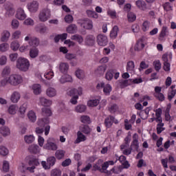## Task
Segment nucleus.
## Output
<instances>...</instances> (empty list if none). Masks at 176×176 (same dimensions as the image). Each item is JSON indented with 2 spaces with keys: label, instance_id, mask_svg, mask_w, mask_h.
Returning a JSON list of instances; mask_svg holds the SVG:
<instances>
[{
  "label": "nucleus",
  "instance_id": "obj_1",
  "mask_svg": "<svg viewBox=\"0 0 176 176\" xmlns=\"http://www.w3.org/2000/svg\"><path fill=\"white\" fill-rule=\"evenodd\" d=\"M23 76L20 74H12L6 78H3L0 84L1 86H6V85H10L11 86H19L23 83Z\"/></svg>",
  "mask_w": 176,
  "mask_h": 176
},
{
  "label": "nucleus",
  "instance_id": "obj_2",
  "mask_svg": "<svg viewBox=\"0 0 176 176\" xmlns=\"http://www.w3.org/2000/svg\"><path fill=\"white\" fill-rule=\"evenodd\" d=\"M30 67L31 63L28 58L21 56L17 59L16 68L19 69V71H21V72H28Z\"/></svg>",
  "mask_w": 176,
  "mask_h": 176
},
{
  "label": "nucleus",
  "instance_id": "obj_3",
  "mask_svg": "<svg viewBox=\"0 0 176 176\" xmlns=\"http://www.w3.org/2000/svg\"><path fill=\"white\" fill-rule=\"evenodd\" d=\"M50 17H52V11L49 8L43 9L38 15V19L41 23H46Z\"/></svg>",
  "mask_w": 176,
  "mask_h": 176
},
{
  "label": "nucleus",
  "instance_id": "obj_4",
  "mask_svg": "<svg viewBox=\"0 0 176 176\" xmlns=\"http://www.w3.org/2000/svg\"><path fill=\"white\" fill-rule=\"evenodd\" d=\"M43 149H46L47 151H57L58 149V144L56 142V139L49 138L43 146Z\"/></svg>",
  "mask_w": 176,
  "mask_h": 176
},
{
  "label": "nucleus",
  "instance_id": "obj_5",
  "mask_svg": "<svg viewBox=\"0 0 176 176\" xmlns=\"http://www.w3.org/2000/svg\"><path fill=\"white\" fill-rule=\"evenodd\" d=\"M173 58V53L168 52L166 54H164L162 55V60L164 61V70L166 72H170V67H171V65L168 61H171Z\"/></svg>",
  "mask_w": 176,
  "mask_h": 176
},
{
  "label": "nucleus",
  "instance_id": "obj_6",
  "mask_svg": "<svg viewBox=\"0 0 176 176\" xmlns=\"http://www.w3.org/2000/svg\"><path fill=\"white\" fill-rule=\"evenodd\" d=\"M96 89L100 90V89H103V93L105 96H109L111 91H112V86L109 84H106L104 81L98 82L96 85Z\"/></svg>",
  "mask_w": 176,
  "mask_h": 176
},
{
  "label": "nucleus",
  "instance_id": "obj_7",
  "mask_svg": "<svg viewBox=\"0 0 176 176\" xmlns=\"http://www.w3.org/2000/svg\"><path fill=\"white\" fill-rule=\"evenodd\" d=\"M56 164V157L54 156H50L47 158V162L45 161L41 162V166L45 170H50L51 167H53Z\"/></svg>",
  "mask_w": 176,
  "mask_h": 176
},
{
  "label": "nucleus",
  "instance_id": "obj_8",
  "mask_svg": "<svg viewBox=\"0 0 176 176\" xmlns=\"http://www.w3.org/2000/svg\"><path fill=\"white\" fill-rule=\"evenodd\" d=\"M26 8L30 13H36L39 10V2L38 1H32L28 3Z\"/></svg>",
  "mask_w": 176,
  "mask_h": 176
},
{
  "label": "nucleus",
  "instance_id": "obj_9",
  "mask_svg": "<svg viewBox=\"0 0 176 176\" xmlns=\"http://www.w3.org/2000/svg\"><path fill=\"white\" fill-rule=\"evenodd\" d=\"M23 162L28 164V166H34V167L39 166V160L32 155L26 157Z\"/></svg>",
  "mask_w": 176,
  "mask_h": 176
},
{
  "label": "nucleus",
  "instance_id": "obj_10",
  "mask_svg": "<svg viewBox=\"0 0 176 176\" xmlns=\"http://www.w3.org/2000/svg\"><path fill=\"white\" fill-rule=\"evenodd\" d=\"M78 24L85 30H93V21L89 19H81L78 21Z\"/></svg>",
  "mask_w": 176,
  "mask_h": 176
},
{
  "label": "nucleus",
  "instance_id": "obj_11",
  "mask_svg": "<svg viewBox=\"0 0 176 176\" xmlns=\"http://www.w3.org/2000/svg\"><path fill=\"white\" fill-rule=\"evenodd\" d=\"M15 18L17 20H19L21 21H24L27 19V14L25 13V11L24 10V8L21 7H19L15 13Z\"/></svg>",
  "mask_w": 176,
  "mask_h": 176
},
{
  "label": "nucleus",
  "instance_id": "obj_12",
  "mask_svg": "<svg viewBox=\"0 0 176 176\" xmlns=\"http://www.w3.org/2000/svg\"><path fill=\"white\" fill-rule=\"evenodd\" d=\"M113 123H115V124H118L119 123V121L118 120V119L115 118V117L112 116H109L104 120V125L107 129H111Z\"/></svg>",
  "mask_w": 176,
  "mask_h": 176
},
{
  "label": "nucleus",
  "instance_id": "obj_13",
  "mask_svg": "<svg viewBox=\"0 0 176 176\" xmlns=\"http://www.w3.org/2000/svg\"><path fill=\"white\" fill-rule=\"evenodd\" d=\"M96 41L99 46H107L108 37L105 34H100L96 36Z\"/></svg>",
  "mask_w": 176,
  "mask_h": 176
},
{
  "label": "nucleus",
  "instance_id": "obj_14",
  "mask_svg": "<svg viewBox=\"0 0 176 176\" xmlns=\"http://www.w3.org/2000/svg\"><path fill=\"white\" fill-rule=\"evenodd\" d=\"M68 95L69 96H78V97H80V96L83 95V88L80 86L77 87L72 88L68 91Z\"/></svg>",
  "mask_w": 176,
  "mask_h": 176
},
{
  "label": "nucleus",
  "instance_id": "obj_15",
  "mask_svg": "<svg viewBox=\"0 0 176 176\" xmlns=\"http://www.w3.org/2000/svg\"><path fill=\"white\" fill-rule=\"evenodd\" d=\"M28 164L25 163V162H21L19 164V168L20 170V171H21L22 173H25V171H30V173H34V170L36 168L35 166H28Z\"/></svg>",
  "mask_w": 176,
  "mask_h": 176
},
{
  "label": "nucleus",
  "instance_id": "obj_16",
  "mask_svg": "<svg viewBox=\"0 0 176 176\" xmlns=\"http://www.w3.org/2000/svg\"><path fill=\"white\" fill-rule=\"evenodd\" d=\"M100 101H101V96H98L94 98L93 99L89 100L87 102V107L91 108H94V107H97L98 104H100Z\"/></svg>",
  "mask_w": 176,
  "mask_h": 176
},
{
  "label": "nucleus",
  "instance_id": "obj_17",
  "mask_svg": "<svg viewBox=\"0 0 176 176\" xmlns=\"http://www.w3.org/2000/svg\"><path fill=\"white\" fill-rule=\"evenodd\" d=\"M131 148L133 151H138V148H140V143L138 142V134L135 133L133 135V141L131 144Z\"/></svg>",
  "mask_w": 176,
  "mask_h": 176
},
{
  "label": "nucleus",
  "instance_id": "obj_18",
  "mask_svg": "<svg viewBox=\"0 0 176 176\" xmlns=\"http://www.w3.org/2000/svg\"><path fill=\"white\" fill-rule=\"evenodd\" d=\"M52 104H53V101L45 97H40L38 102V104L43 105V107H50Z\"/></svg>",
  "mask_w": 176,
  "mask_h": 176
},
{
  "label": "nucleus",
  "instance_id": "obj_19",
  "mask_svg": "<svg viewBox=\"0 0 176 176\" xmlns=\"http://www.w3.org/2000/svg\"><path fill=\"white\" fill-rule=\"evenodd\" d=\"M60 83L64 85V83H72L74 82V79L72 76L69 74H64L59 79Z\"/></svg>",
  "mask_w": 176,
  "mask_h": 176
},
{
  "label": "nucleus",
  "instance_id": "obj_20",
  "mask_svg": "<svg viewBox=\"0 0 176 176\" xmlns=\"http://www.w3.org/2000/svg\"><path fill=\"white\" fill-rule=\"evenodd\" d=\"M7 112L9 115H16L19 112V105L16 104H10L7 109Z\"/></svg>",
  "mask_w": 176,
  "mask_h": 176
},
{
  "label": "nucleus",
  "instance_id": "obj_21",
  "mask_svg": "<svg viewBox=\"0 0 176 176\" xmlns=\"http://www.w3.org/2000/svg\"><path fill=\"white\" fill-rule=\"evenodd\" d=\"M45 94L50 98L57 96V90L54 87H50L45 91Z\"/></svg>",
  "mask_w": 176,
  "mask_h": 176
},
{
  "label": "nucleus",
  "instance_id": "obj_22",
  "mask_svg": "<svg viewBox=\"0 0 176 176\" xmlns=\"http://www.w3.org/2000/svg\"><path fill=\"white\" fill-rule=\"evenodd\" d=\"M0 134L2 137H9L12 134L10 128L8 126H0Z\"/></svg>",
  "mask_w": 176,
  "mask_h": 176
},
{
  "label": "nucleus",
  "instance_id": "obj_23",
  "mask_svg": "<svg viewBox=\"0 0 176 176\" xmlns=\"http://www.w3.org/2000/svg\"><path fill=\"white\" fill-rule=\"evenodd\" d=\"M10 74H12V68H10V66H6L3 68L1 71V76L3 79L9 78V76L12 75Z\"/></svg>",
  "mask_w": 176,
  "mask_h": 176
},
{
  "label": "nucleus",
  "instance_id": "obj_24",
  "mask_svg": "<svg viewBox=\"0 0 176 176\" xmlns=\"http://www.w3.org/2000/svg\"><path fill=\"white\" fill-rule=\"evenodd\" d=\"M126 69L129 74H135V65L134 64V61L129 60L127 62Z\"/></svg>",
  "mask_w": 176,
  "mask_h": 176
},
{
  "label": "nucleus",
  "instance_id": "obj_25",
  "mask_svg": "<svg viewBox=\"0 0 176 176\" xmlns=\"http://www.w3.org/2000/svg\"><path fill=\"white\" fill-rule=\"evenodd\" d=\"M27 109H28V104L27 103H23L22 105L20 106V107H19L18 111L20 118H25Z\"/></svg>",
  "mask_w": 176,
  "mask_h": 176
},
{
  "label": "nucleus",
  "instance_id": "obj_26",
  "mask_svg": "<svg viewBox=\"0 0 176 176\" xmlns=\"http://www.w3.org/2000/svg\"><path fill=\"white\" fill-rule=\"evenodd\" d=\"M20 98H21V95L17 91H14L10 96V101L13 104H17L20 101Z\"/></svg>",
  "mask_w": 176,
  "mask_h": 176
},
{
  "label": "nucleus",
  "instance_id": "obj_27",
  "mask_svg": "<svg viewBox=\"0 0 176 176\" xmlns=\"http://www.w3.org/2000/svg\"><path fill=\"white\" fill-rule=\"evenodd\" d=\"M116 162L120 160V163L124 166V168H129V167H130V164L126 160V157L124 155L118 157V155H116Z\"/></svg>",
  "mask_w": 176,
  "mask_h": 176
},
{
  "label": "nucleus",
  "instance_id": "obj_28",
  "mask_svg": "<svg viewBox=\"0 0 176 176\" xmlns=\"http://www.w3.org/2000/svg\"><path fill=\"white\" fill-rule=\"evenodd\" d=\"M87 140L86 135L83 134L81 131L77 132V138L74 141V144H80V142H85Z\"/></svg>",
  "mask_w": 176,
  "mask_h": 176
},
{
  "label": "nucleus",
  "instance_id": "obj_29",
  "mask_svg": "<svg viewBox=\"0 0 176 176\" xmlns=\"http://www.w3.org/2000/svg\"><path fill=\"white\" fill-rule=\"evenodd\" d=\"M28 151L30 152V153H34V155H36L38 153H41V147L38 146V144H32L29 146Z\"/></svg>",
  "mask_w": 176,
  "mask_h": 176
},
{
  "label": "nucleus",
  "instance_id": "obj_30",
  "mask_svg": "<svg viewBox=\"0 0 176 176\" xmlns=\"http://www.w3.org/2000/svg\"><path fill=\"white\" fill-rule=\"evenodd\" d=\"M107 71V66L105 65H100L95 69L96 75L98 76H102Z\"/></svg>",
  "mask_w": 176,
  "mask_h": 176
},
{
  "label": "nucleus",
  "instance_id": "obj_31",
  "mask_svg": "<svg viewBox=\"0 0 176 176\" xmlns=\"http://www.w3.org/2000/svg\"><path fill=\"white\" fill-rule=\"evenodd\" d=\"M31 89L34 93V94H35V96H39V94H41V93H42V86H41V85L39 84H34L31 86Z\"/></svg>",
  "mask_w": 176,
  "mask_h": 176
},
{
  "label": "nucleus",
  "instance_id": "obj_32",
  "mask_svg": "<svg viewBox=\"0 0 176 176\" xmlns=\"http://www.w3.org/2000/svg\"><path fill=\"white\" fill-rule=\"evenodd\" d=\"M10 38V32L9 30H4L2 32L0 37L1 42H8Z\"/></svg>",
  "mask_w": 176,
  "mask_h": 176
},
{
  "label": "nucleus",
  "instance_id": "obj_33",
  "mask_svg": "<svg viewBox=\"0 0 176 176\" xmlns=\"http://www.w3.org/2000/svg\"><path fill=\"white\" fill-rule=\"evenodd\" d=\"M69 69V65L67 63L62 62L59 64V71L61 74H67Z\"/></svg>",
  "mask_w": 176,
  "mask_h": 176
},
{
  "label": "nucleus",
  "instance_id": "obj_34",
  "mask_svg": "<svg viewBox=\"0 0 176 176\" xmlns=\"http://www.w3.org/2000/svg\"><path fill=\"white\" fill-rule=\"evenodd\" d=\"M27 116L32 123H35V122H36V113L34 110H30L27 113Z\"/></svg>",
  "mask_w": 176,
  "mask_h": 176
},
{
  "label": "nucleus",
  "instance_id": "obj_35",
  "mask_svg": "<svg viewBox=\"0 0 176 176\" xmlns=\"http://www.w3.org/2000/svg\"><path fill=\"white\" fill-rule=\"evenodd\" d=\"M10 47L12 52H17L20 49V43L17 40H14L10 43Z\"/></svg>",
  "mask_w": 176,
  "mask_h": 176
},
{
  "label": "nucleus",
  "instance_id": "obj_36",
  "mask_svg": "<svg viewBox=\"0 0 176 176\" xmlns=\"http://www.w3.org/2000/svg\"><path fill=\"white\" fill-rule=\"evenodd\" d=\"M35 30L39 34H47V27L43 24L36 26Z\"/></svg>",
  "mask_w": 176,
  "mask_h": 176
},
{
  "label": "nucleus",
  "instance_id": "obj_37",
  "mask_svg": "<svg viewBox=\"0 0 176 176\" xmlns=\"http://www.w3.org/2000/svg\"><path fill=\"white\" fill-rule=\"evenodd\" d=\"M65 156V151L63 149H58L56 151L55 159H57V160H61L62 159H64Z\"/></svg>",
  "mask_w": 176,
  "mask_h": 176
},
{
  "label": "nucleus",
  "instance_id": "obj_38",
  "mask_svg": "<svg viewBox=\"0 0 176 176\" xmlns=\"http://www.w3.org/2000/svg\"><path fill=\"white\" fill-rule=\"evenodd\" d=\"M30 58H36L39 56V50L36 47H32L30 49L29 52Z\"/></svg>",
  "mask_w": 176,
  "mask_h": 176
},
{
  "label": "nucleus",
  "instance_id": "obj_39",
  "mask_svg": "<svg viewBox=\"0 0 176 176\" xmlns=\"http://www.w3.org/2000/svg\"><path fill=\"white\" fill-rule=\"evenodd\" d=\"M144 47H145V43H144L142 40H139L134 46V50L135 52H140V50H142Z\"/></svg>",
  "mask_w": 176,
  "mask_h": 176
},
{
  "label": "nucleus",
  "instance_id": "obj_40",
  "mask_svg": "<svg viewBox=\"0 0 176 176\" xmlns=\"http://www.w3.org/2000/svg\"><path fill=\"white\" fill-rule=\"evenodd\" d=\"M102 163H104V161L102 160H99L96 164H94L93 165L94 171H102V169L101 168Z\"/></svg>",
  "mask_w": 176,
  "mask_h": 176
},
{
  "label": "nucleus",
  "instance_id": "obj_41",
  "mask_svg": "<svg viewBox=\"0 0 176 176\" xmlns=\"http://www.w3.org/2000/svg\"><path fill=\"white\" fill-rule=\"evenodd\" d=\"M86 109H87V107L85 104H78L74 107L75 112L78 113H83L86 111Z\"/></svg>",
  "mask_w": 176,
  "mask_h": 176
},
{
  "label": "nucleus",
  "instance_id": "obj_42",
  "mask_svg": "<svg viewBox=\"0 0 176 176\" xmlns=\"http://www.w3.org/2000/svg\"><path fill=\"white\" fill-rule=\"evenodd\" d=\"M75 75L78 79L80 80H83V79L86 77V75L85 74V71L80 69H78L75 72Z\"/></svg>",
  "mask_w": 176,
  "mask_h": 176
},
{
  "label": "nucleus",
  "instance_id": "obj_43",
  "mask_svg": "<svg viewBox=\"0 0 176 176\" xmlns=\"http://www.w3.org/2000/svg\"><path fill=\"white\" fill-rule=\"evenodd\" d=\"M118 32L119 28L117 25L114 26L110 32V38L111 39H116Z\"/></svg>",
  "mask_w": 176,
  "mask_h": 176
},
{
  "label": "nucleus",
  "instance_id": "obj_44",
  "mask_svg": "<svg viewBox=\"0 0 176 176\" xmlns=\"http://www.w3.org/2000/svg\"><path fill=\"white\" fill-rule=\"evenodd\" d=\"M135 5L139 9H140V10H146V3H145V1L142 0H138L135 2Z\"/></svg>",
  "mask_w": 176,
  "mask_h": 176
},
{
  "label": "nucleus",
  "instance_id": "obj_45",
  "mask_svg": "<svg viewBox=\"0 0 176 176\" xmlns=\"http://www.w3.org/2000/svg\"><path fill=\"white\" fill-rule=\"evenodd\" d=\"M96 42V37L94 35H89L85 38V43L89 46H92V45Z\"/></svg>",
  "mask_w": 176,
  "mask_h": 176
},
{
  "label": "nucleus",
  "instance_id": "obj_46",
  "mask_svg": "<svg viewBox=\"0 0 176 176\" xmlns=\"http://www.w3.org/2000/svg\"><path fill=\"white\" fill-rule=\"evenodd\" d=\"M9 155V148L4 145H0V156H8Z\"/></svg>",
  "mask_w": 176,
  "mask_h": 176
},
{
  "label": "nucleus",
  "instance_id": "obj_47",
  "mask_svg": "<svg viewBox=\"0 0 176 176\" xmlns=\"http://www.w3.org/2000/svg\"><path fill=\"white\" fill-rule=\"evenodd\" d=\"M25 144H32L35 141L34 135H25L23 138Z\"/></svg>",
  "mask_w": 176,
  "mask_h": 176
},
{
  "label": "nucleus",
  "instance_id": "obj_48",
  "mask_svg": "<svg viewBox=\"0 0 176 176\" xmlns=\"http://www.w3.org/2000/svg\"><path fill=\"white\" fill-rule=\"evenodd\" d=\"M66 31L68 32V34H75L76 31H78V27H76V25L74 24L69 25L66 28Z\"/></svg>",
  "mask_w": 176,
  "mask_h": 176
},
{
  "label": "nucleus",
  "instance_id": "obj_49",
  "mask_svg": "<svg viewBox=\"0 0 176 176\" xmlns=\"http://www.w3.org/2000/svg\"><path fill=\"white\" fill-rule=\"evenodd\" d=\"M130 82H131V83L138 85V83H142V78H135L133 80H126L124 81V85H130Z\"/></svg>",
  "mask_w": 176,
  "mask_h": 176
},
{
  "label": "nucleus",
  "instance_id": "obj_50",
  "mask_svg": "<svg viewBox=\"0 0 176 176\" xmlns=\"http://www.w3.org/2000/svg\"><path fill=\"white\" fill-rule=\"evenodd\" d=\"M12 38L14 41H19L21 38V30H15L12 33Z\"/></svg>",
  "mask_w": 176,
  "mask_h": 176
},
{
  "label": "nucleus",
  "instance_id": "obj_51",
  "mask_svg": "<svg viewBox=\"0 0 176 176\" xmlns=\"http://www.w3.org/2000/svg\"><path fill=\"white\" fill-rule=\"evenodd\" d=\"M44 77L48 80H50V79H53V78H54V72H53V70L52 69L47 70L44 74Z\"/></svg>",
  "mask_w": 176,
  "mask_h": 176
},
{
  "label": "nucleus",
  "instance_id": "obj_52",
  "mask_svg": "<svg viewBox=\"0 0 176 176\" xmlns=\"http://www.w3.org/2000/svg\"><path fill=\"white\" fill-rule=\"evenodd\" d=\"M87 14L88 17H91V19H98L100 17V15L96 12V11L91 10H87Z\"/></svg>",
  "mask_w": 176,
  "mask_h": 176
},
{
  "label": "nucleus",
  "instance_id": "obj_53",
  "mask_svg": "<svg viewBox=\"0 0 176 176\" xmlns=\"http://www.w3.org/2000/svg\"><path fill=\"white\" fill-rule=\"evenodd\" d=\"M68 34L63 33L62 34H58L54 38L55 42H58L59 41H65V39L67 38Z\"/></svg>",
  "mask_w": 176,
  "mask_h": 176
},
{
  "label": "nucleus",
  "instance_id": "obj_54",
  "mask_svg": "<svg viewBox=\"0 0 176 176\" xmlns=\"http://www.w3.org/2000/svg\"><path fill=\"white\" fill-rule=\"evenodd\" d=\"M167 35H168V28L166 26H164L160 34V39H163V38L167 36Z\"/></svg>",
  "mask_w": 176,
  "mask_h": 176
},
{
  "label": "nucleus",
  "instance_id": "obj_55",
  "mask_svg": "<svg viewBox=\"0 0 176 176\" xmlns=\"http://www.w3.org/2000/svg\"><path fill=\"white\" fill-rule=\"evenodd\" d=\"M14 13H16V10L12 7H9L6 9V16L7 17H13L14 16Z\"/></svg>",
  "mask_w": 176,
  "mask_h": 176
},
{
  "label": "nucleus",
  "instance_id": "obj_56",
  "mask_svg": "<svg viewBox=\"0 0 176 176\" xmlns=\"http://www.w3.org/2000/svg\"><path fill=\"white\" fill-rule=\"evenodd\" d=\"M9 43H3L0 44V52L1 53H6L9 50Z\"/></svg>",
  "mask_w": 176,
  "mask_h": 176
},
{
  "label": "nucleus",
  "instance_id": "obj_57",
  "mask_svg": "<svg viewBox=\"0 0 176 176\" xmlns=\"http://www.w3.org/2000/svg\"><path fill=\"white\" fill-rule=\"evenodd\" d=\"M10 25L12 30H18L19 27H20V22L19 21V20L13 19L11 21Z\"/></svg>",
  "mask_w": 176,
  "mask_h": 176
},
{
  "label": "nucleus",
  "instance_id": "obj_58",
  "mask_svg": "<svg viewBox=\"0 0 176 176\" xmlns=\"http://www.w3.org/2000/svg\"><path fill=\"white\" fill-rule=\"evenodd\" d=\"M50 122V121L49 120V118H44V119L39 120L37 122V124L40 127H45L46 124H49Z\"/></svg>",
  "mask_w": 176,
  "mask_h": 176
},
{
  "label": "nucleus",
  "instance_id": "obj_59",
  "mask_svg": "<svg viewBox=\"0 0 176 176\" xmlns=\"http://www.w3.org/2000/svg\"><path fill=\"white\" fill-rule=\"evenodd\" d=\"M122 169L120 166H115L110 171L107 172L108 175H112L113 174H119L121 173Z\"/></svg>",
  "mask_w": 176,
  "mask_h": 176
},
{
  "label": "nucleus",
  "instance_id": "obj_60",
  "mask_svg": "<svg viewBox=\"0 0 176 176\" xmlns=\"http://www.w3.org/2000/svg\"><path fill=\"white\" fill-rule=\"evenodd\" d=\"M113 74H115V69H110L107 71L105 74V79H107V80L113 79Z\"/></svg>",
  "mask_w": 176,
  "mask_h": 176
},
{
  "label": "nucleus",
  "instance_id": "obj_61",
  "mask_svg": "<svg viewBox=\"0 0 176 176\" xmlns=\"http://www.w3.org/2000/svg\"><path fill=\"white\" fill-rule=\"evenodd\" d=\"M150 111H151V108L147 107L145 110L141 111L140 117L142 118V119H148V116L149 115Z\"/></svg>",
  "mask_w": 176,
  "mask_h": 176
},
{
  "label": "nucleus",
  "instance_id": "obj_62",
  "mask_svg": "<svg viewBox=\"0 0 176 176\" xmlns=\"http://www.w3.org/2000/svg\"><path fill=\"white\" fill-rule=\"evenodd\" d=\"M8 57L11 63H15V61H17V58H19V54L16 52L11 53L9 54Z\"/></svg>",
  "mask_w": 176,
  "mask_h": 176
},
{
  "label": "nucleus",
  "instance_id": "obj_63",
  "mask_svg": "<svg viewBox=\"0 0 176 176\" xmlns=\"http://www.w3.org/2000/svg\"><path fill=\"white\" fill-rule=\"evenodd\" d=\"M137 19V16H135V14L134 12H129L127 14V20L129 23H133V21H135Z\"/></svg>",
  "mask_w": 176,
  "mask_h": 176
},
{
  "label": "nucleus",
  "instance_id": "obj_64",
  "mask_svg": "<svg viewBox=\"0 0 176 176\" xmlns=\"http://www.w3.org/2000/svg\"><path fill=\"white\" fill-rule=\"evenodd\" d=\"M107 16L111 17V19H116V11L111 8L107 9Z\"/></svg>",
  "mask_w": 176,
  "mask_h": 176
}]
</instances>
